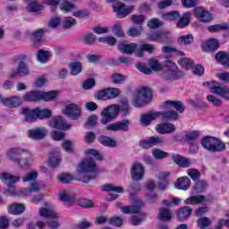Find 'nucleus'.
I'll return each instance as SVG.
<instances>
[{"mask_svg": "<svg viewBox=\"0 0 229 229\" xmlns=\"http://www.w3.org/2000/svg\"><path fill=\"white\" fill-rule=\"evenodd\" d=\"M98 178V168L92 157L83 160L77 166V180L82 183H89Z\"/></svg>", "mask_w": 229, "mask_h": 229, "instance_id": "f257e3e1", "label": "nucleus"}, {"mask_svg": "<svg viewBox=\"0 0 229 229\" xmlns=\"http://www.w3.org/2000/svg\"><path fill=\"white\" fill-rule=\"evenodd\" d=\"M118 49L122 53H124L125 55H135L138 58H142L144 56V51H147V53H153L155 51V46L151 44H137V43H120L118 45Z\"/></svg>", "mask_w": 229, "mask_h": 229, "instance_id": "f03ea898", "label": "nucleus"}, {"mask_svg": "<svg viewBox=\"0 0 229 229\" xmlns=\"http://www.w3.org/2000/svg\"><path fill=\"white\" fill-rule=\"evenodd\" d=\"M183 76H185V73L178 71V66L174 64V62H165V67L161 74L162 80H165V81H175V80H180V78H183Z\"/></svg>", "mask_w": 229, "mask_h": 229, "instance_id": "7ed1b4c3", "label": "nucleus"}, {"mask_svg": "<svg viewBox=\"0 0 229 229\" xmlns=\"http://www.w3.org/2000/svg\"><path fill=\"white\" fill-rule=\"evenodd\" d=\"M0 180L8 187V189L4 191L5 196H17V186L15 183L21 182L20 176H13L10 173L4 172L0 174Z\"/></svg>", "mask_w": 229, "mask_h": 229, "instance_id": "20e7f679", "label": "nucleus"}, {"mask_svg": "<svg viewBox=\"0 0 229 229\" xmlns=\"http://www.w3.org/2000/svg\"><path fill=\"white\" fill-rule=\"evenodd\" d=\"M153 91L149 88H140L136 90L131 101L133 106L140 108V106L148 105L151 101Z\"/></svg>", "mask_w": 229, "mask_h": 229, "instance_id": "39448f33", "label": "nucleus"}, {"mask_svg": "<svg viewBox=\"0 0 229 229\" xmlns=\"http://www.w3.org/2000/svg\"><path fill=\"white\" fill-rule=\"evenodd\" d=\"M201 146L211 153H221L226 149V145L220 139L208 136L201 140Z\"/></svg>", "mask_w": 229, "mask_h": 229, "instance_id": "423d86ee", "label": "nucleus"}, {"mask_svg": "<svg viewBox=\"0 0 229 229\" xmlns=\"http://www.w3.org/2000/svg\"><path fill=\"white\" fill-rule=\"evenodd\" d=\"M130 201L131 203V206L123 207L122 203L117 202L116 207L121 208L123 214H137L138 212H140V208L144 205V202L135 195H131Z\"/></svg>", "mask_w": 229, "mask_h": 229, "instance_id": "0eeeda50", "label": "nucleus"}, {"mask_svg": "<svg viewBox=\"0 0 229 229\" xmlns=\"http://www.w3.org/2000/svg\"><path fill=\"white\" fill-rule=\"evenodd\" d=\"M203 87H208L210 89L212 94L216 96H221L225 101H229V87L228 86H219V82L216 81H206L203 83Z\"/></svg>", "mask_w": 229, "mask_h": 229, "instance_id": "6e6552de", "label": "nucleus"}, {"mask_svg": "<svg viewBox=\"0 0 229 229\" xmlns=\"http://www.w3.org/2000/svg\"><path fill=\"white\" fill-rule=\"evenodd\" d=\"M100 115L102 116V119L100 120L101 124H108V123H112V121L119 115V106L111 105L106 107L100 113Z\"/></svg>", "mask_w": 229, "mask_h": 229, "instance_id": "1a4fd4ad", "label": "nucleus"}, {"mask_svg": "<svg viewBox=\"0 0 229 229\" xmlns=\"http://www.w3.org/2000/svg\"><path fill=\"white\" fill-rule=\"evenodd\" d=\"M149 67L144 63H137L135 64L136 69L142 72L143 74H151L153 71H162V64L155 59L148 61Z\"/></svg>", "mask_w": 229, "mask_h": 229, "instance_id": "9d476101", "label": "nucleus"}, {"mask_svg": "<svg viewBox=\"0 0 229 229\" xmlns=\"http://www.w3.org/2000/svg\"><path fill=\"white\" fill-rule=\"evenodd\" d=\"M133 10H135V6L130 5L126 7V4L123 2H118L113 4V11L116 13L118 19H124V17L130 15Z\"/></svg>", "mask_w": 229, "mask_h": 229, "instance_id": "9b49d317", "label": "nucleus"}, {"mask_svg": "<svg viewBox=\"0 0 229 229\" xmlns=\"http://www.w3.org/2000/svg\"><path fill=\"white\" fill-rule=\"evenodd\" d=\"M121 94V89L117 88H108L101 89L96 94L97 99H102V101H108V99H115Z\"/></svg>", "mask_w": 229, "mask_h": 229, "instance_id": "f8f14e48", "label": "nucleus"}, {"mask_svg": "<svg viewBox=\"0 0 229 229\" xmlns=\"http://www.w3.org/2000/svg\"><path fill=\"white\" fill-rule=\"evenodd\" d=\"M165 140L162 137L152 136L143 140L140 142V148L143 149H149V148H153L154 146H160V144H164Z\"/></svg>", "mask_w": 229, "mask_h": 229, "instance_id": "ddd939ff", "label": "nucleus"}, {"mask_svg": "<svg viewBox=\"0 0 229 229\" xmlns=\"http://www.w3.org/2000/svg\"><path fill=\"white\" fill-rule=\"evenodd\" d=\"M144 166L142 164L136 162L131 166V178L133 182H139L144 178Z\"/></svg>", "mask_w": 229, "mask_h": 229, "instance_id": "4468645a", "label": "nucleus"}, {"mask_svg": "<svg viewBox=\"0 0 229 229\" xmlns=\"http://www.w3.org/2000/svg\"><path fill=\"white\" fill-rule=\"evenodd\" d=\"M47 133L48 131L46 127H37L27 131L29 139H32V140H42Z\"/></svg>", "mask_w": 229, "mask_h": 229, "instance_id": "2eb2a0df", "label": "nucleus"}, {"mask_svg": "<svg viewBox=\"0 0 229 229\" xmlns=\"http://www.w3.org/2000/svg\"><path fill=\"white\" fill-rule=\"evenodd\" d=\"M130 120H123L114 123H110L106 127L108 131H128Z\"/></svg>", "mask_w": 229, "mask_h": 229, "instance_id": "dca6fc26", "label": "nucleus"}, {"mask_svg": "<svg viewBox=\"0 0 229 229\" xmlns=\"http://www.w3.org/2000/svg\"><path fill=\"white\" fill-rule=\"evenodd\" d=\"M148 40L158 42L159 44H167L169 42V32L156 31L148 36Z\"/></svg>", "mask_w": 229, "mask_h": 229, "instance_id": "f3484780", "label": "nucleus"}, {"mask_svg": "<svg viewBox=\"0 0 229 229\" xmlns=\"http://www.w3.org/2000/svg\"><path fill=\"white\" fill-rule=\"evenodd\" d=\"M50 128H55L56 130H71V124L65 123V121L62 116H55L49 121Z\"/></svg>", "mask_w": 229, "mask_h": 229, "instance_id": "a211bd4d", "label": "nucleus"}, {"mask_svg": "<svg viewBox=\"0 0 229 229\" xmlns=\"http://www.w3.org/2000/svg\"><path fill=\"white\" fill-rule=\"evenodd\" d=\"M64 114L71 119L76 120L81 115V108L76 104H70L66 106Z\"/></svg>", "mask_w": 229, "mask_h": 229, "instance_id": "6ab92c4d", "label": "nucleus"}, {"mask_svg": "<svg viewBox=\"0 0 229 229\" xmlns=\"http://www.w3.org/2000/svg\"><path fill=\"white\" fill-rule=\"evenodd\" d=\"M39 216L40 217H46L47 219H55L58 217L55 210H53V206L47 202L39 208Z\"/></svg>", "mask_w": 229, "mask_h": 229, "instance_id": "aec40b11", "label": "nucleus"}, {"mask_svg": "<svg viewBox=\"0 0 229 229\" xmlns=\"http://www.w3.org/2000/svg\"><path fill=\"white\" fill-rule=\"evenodd\" d=\"M194 15L200 22H210L212 21V15L208 11L203 9V7H197Z\"/></svg>", "mask_w": 229, "mask_h": 229, "instance_id": "412c9836", "label": "nucleus"}, {"mask_svg": "<svg viewBox=\"0 0 229 229\" xmlns=\"http://www.w3.org/2000/svg\"><path fill=\"white\" fill-rule=\"evenodd\" d=\"M155 130L157 133H161V135H165L168 133H173L176 131V127L174 124L169 123H159L156 125Z\"/></svg>", "mask_w": 229, "mask_h": 229, "instance_id": "4be33fe9", "label": "nucleus"}, {"mask_svg": "<svg viewBox=\"0 0 229 229\" xmlns=\"http://www.w3.org/2000/svg\"><path fill=\"white\" fill-rule=\"evenodd\" d=\"M201 47L205 53H214L219 49V41L216 38L208 39L201 44Z\"/></svg>", "mask_w": 229, "mask_h": 229, "instance_id": "5701e85b", "label": "nucleus"}, {"mask_svg": "<svg viewBox=\"0 0 229 229\" xmlns=\"http://www.w3.org/2000/svg\"><path fill=\"white\" fill-rule=\"evenodd\" d=\"M26 153H28V150L15 147L7 151V157L10 160H13V162H16L18 161V158H21V155H26Z\"/></svg>", "mask_w": 229, "mask_h": 229, "instance_id": "b1692460", "label": "nucleus"}, {"mask_svg": "<svg viewBox=\"0 0 229 229\" xmlns=\"http://www.w3.org/2000/svg\"><path fill=\"white\" fill-rule=\"evenodd\" d=\"M0 101L8 108H16V106H20L21 103H22V101L21 100V97H11L4 98L1 95Z\"/></svg>", "mask_w": 229, "mask_h": 229, "instance_id": "393cba45", "label": "nucleus"}, {"mask_svg": "<svg viewBox=\"0 0 229 229\" xmlns=\"http://www.w3.org/2000/svg\"><path fill=\"white\" fill-rule=\"evenodd\" d=\"M160 117V114L158 112H149L141 114L140 116V123L143 124V126H149L153 121H156V119H158Z\"/></svg>", "mask_w": 229, "mask_h": 229, "instance_id": "a878e982", "label": "nucleus"}, {"mask_svg": "<svg viewBox=\"0 0 229 229\" xmlns=\"http://www.w3.org/2000/svg\"><path fill=\"white\" fill-rule=\"evenodd\" d=\"M26 123H35L37 119V109H30L29 107H23L21 111Z\"/></svg>", "mask_w": 229, "mask_h": 229, "instance_id": "bb28decb", "label": "nucleus"}, {"mask_svg": "<svg viewBox=\"0 0 229 229\" xmlns=\"http://www.w3.org/2000/svg\"><path fill=\"white\" fill-rule=\"evenodd\" d=\"M172 160L174 164L179 165V167H191V165H192L191 159L178 154H172Z\"/></svg>", "mask_w": 229, "mask_h": 229, "instance_id": "cd10ccee", "label": "nucleus"}, {"mask_svg": "<svg viewBox=\"0 0 229 229\" xmlns=\"http://www.w3.org/2000/svg\"><path fill=\"white\" fill-rule=\"evenodd\" d=\"M163 107L165 109L175 108L177 112L182 114L185 111V107H183V104L178 100H166L163 104Z\"/></svg>", "mask_w": 229, "mask_h": 229, "instance_id": "c85d7f7f", "label": "nucleus"}, {"mask_svg": "<svg viewBox=\"0 0 229 229\" xmlns=\"http://www.w3.org/2000/svg\"><path fill=\"white\" fill-rule=\"evenodd\" d=\"M59 199L68 205H72V203L76 201V193L63 190L59 192Z\"/></svg>", "mask_w": 229, "mask_h": 229, "instance_id": "c756f323", "label": "nucleus"}, {"mask_svg": "<svg viewBox=\"0 0 229 229\" xmlns=\"http://www.w3.org/2000/svg\"><path fill=\"white\" fill-rule=\"evenodd\" d=\"M174 186L179 191H187L191 187V179L187 176L180 177L175 182Z\"/></svg>", "mask_w": 229, "mask_h": 229, "instance_id": "7c9ffc66", "label": "nucleus"}, {"mask_svg": "<svg viewBox=\"0 0 229 229\" xmlns=\"http://www.w3.org/2000/svg\"><path fill=\"white\" fill-rule=\"evenodd\" d=\"M159 117H162L163 121H178V112L174 110H166L157 112Z\"/></svg>", "mask_w": 229, "mask_h": 229, "instance_id": "2f4dec72", "label": "nucleus"}, {"mask_svg": "<svg viewBox=\"0 0 229 229\" xmlns=\"http://www.w3.org/2000/svg\"><path fill=\"white\" fill-rule=\"evenodd\" d=\"M7 210L9 214H13V216H21V214L26 210V207L24 204L13 203L8 206Z\"/></svg>", "mask_w": 229, "mask_h": 229, "instance_id": "473e14b6", "label": "nucleus"}, {"mask_svg": "<svg viewBox=\"0 0 229 229\" xmlns=\"http://www.w3.org/2000/svg\"><path fill=\"white\" fill-rule=\"evenodd\" d=\"M191 214H192V209L191 207L185 206L178 209L177 217L179 221H185L186 219H189Z\"/></svg>", "mask_w": 229, "mask_h": 229, "instance_id": "72a5a7b5", "label": "nucleus"}, {"mask_svg": "<svg viewBox=\"0 0 229 229\" xmlns=\"http://www.w3.org/2000/svg\"><path fill=\"white\" fill-rule=\"evenodd\" d=\"M46 187V184H40L37 182H32L30 188H24L21 191V194L23 196H29V194H31L32 192H38V191L44 189Z\"/></svg>", "mask_w": 229, "mask_h": 229, "instance_id": "f704fd0d", "label": "nucleus"}, {"mask_svg": "<svg viewBox=\"0 0 229 229\" xmlns=\"http://www.w3.org/2000/svg\"><path fill=\"white\" fill-rule=\"evenodd\" d=\"M24 101H40L42 99V91H29L23 96Z\"/></svg>", "mask_w": 229, "mask_h": 229, "instance_id": "c9c22d12", "label": "nucleus"}, {"mask_svg": "<svg viewBox=\"0 0 229 229\" xmlns=\"http://www.w3.org/2000/svg\"><path fill=\"white\" fill-rule=\"evenodd\" d=\"M30 72V70H28V66L26 65V63L21 62L18 65V71L14 72L11 74V78H15L18 74L20 76H28Z\"/></svg>", "mask_w": 229, "mask_h": 229, "instance_id": "e433bc0d", "label": "nucleus"}, {"mask_svg": "<svg viewBox=\"0 0 229 229\" xmlns=\"http://www.w3.org/2000/svg\"><path fill=\"white\" fill-rule=\"evenodd\" d=\"M216 62L221 64L225 67H229V54L224 52H218L215 56Z\"/></svg>", "mask_w": 229, "mask_h": 229, "instance_id": "4c0bfd02", "label": "nucleus"}, {"mask_svg": "<svg viewBox=\"0 0 229 229\" xmlns=\"http://www.w3.org/2000/svg\"><path fill=\"white\" fill-rule=\"evenodd\" d=\"M70 72L72 76H78L83 71V64L80 62H72L69 65Z\"/></svg>", "mask_w": 229, "mask_h": 229, "instance_id": "58836bf2", "label": "nucleus"}, {"mask_svg": "<svg viewBox=\"0 0 229 229\" xmlns=\"http://www.w3.org/2000/svg\"><path fill=\"white\" fill-rule=\"evenodd\" d=\"M157 217L161 221H171V219H173V213H171V210H169L168 208H162L159 210Z\"/></svg>", "mask_w": 229, "mask_h": 229, "instance_id": "ea45409f", "label": "nucleus"}, {"mask_svg": "<svg viewBox=\"0 0 229 229\" xmlns=\"http://www.w3.org/2000/svg\"><path fill=\"white\" fill-rule=\"evenodd\" d=\"M206 198L203 195H197V196H192L185 199V204L186 205H198L199 203H203L206 201Z\"/></svg>", "mask_w": 229, "mask_h": 229, "instance_id": "a19ab883", "label": "nucleus"}, {"mask_svg": "<svg viewBox=\"0 0 229 229\" xmlns=\"http://www.w3.org/2000/svg\"><path fill=\"white\" fill-rule=\"evenodd\" d=\"M51 115H52L51 110L36 107L37 119H49V117H51Z\"/></svg>", "mask_w": 229, "mask_h": 229, "instance_id": "79ce46f5", "label": "nucleus"}, {"mask_svg": "<svg viewBox=\"0 0 229 229\" xmlns=\"http://www.w3.org/2000/svg\"><path fill=\"white\" fill-rule=\"evenodd\" d=\"M226 30H229V24L228 23H219V24L209 26L208 28V30L210 33H217L219 31H225Z\"/></svg>", "mask_w": 229, "mask_h": 229, "instance_id": "37998d69", "label": "nucleus"}, {"mask_svg": "<svg viewBox=\"0 0 229 229\" xmlns=\"http://www.w3.org/2000/svg\"><path fill=\"white\" fill-rule=\"evenodd\" d=\"M188 24H191V13H184L177 22V28H186Z\"/></svg>", "mask_w": 229, "mask_h": 229, "instance_id": "c03bdc74", "label": "nucleus"}, {"mask_svg": "<svg viewBox=\"0 0 229 229\" xmlns=\"http://www.w3.org/2000/svg\"><path fill=\"white\" fill-rule=\"evenodd\" d=\"M99 142L102 143L103 146H107V148H115V146H117V141L108 136H101Z\"/></svg>", "mask_w": 229, "mask_h": 229, "instance_id": "a18cd8bd", "label": "nucleus"}, {"mask_svg": "<svg viewBox=\"0 0 229 229\" xmlns=\"http://www.w3.org/2000/svg\"><path fill=\"white\" fill-rule=\"evenodd\" d=\"M60 162H62V158L60 157V153L56 152L51 153L49 157V165L50 167H58L60 165Z\"/></svg>", "mask_w": 229, "mask_h": 229, "instance_id": "49530a36", "label": "nucleus"}, {"mask_svg": "<svg viewBox=\"0 0 229 229\" xmlns=\"http://www.w3.org/2000/svg\"><path fill=\"white\" fill-rule=\"evenodd\" d=\"M102 191L105 192H115L116 194H121L123 192V187L114 186V184H106L102 186Z\"/></svg>", "mask_w": 229, "mask_h": 229, "instance_id": "de8ad7c7", "label": "nucleus"}, {"mask_svg": "<svg viewBox=\"0 0 229 229\" xmlns=\"http://www.w3.org/2000/svg\"><path fill=\"white\" fill-rule=\"evenodd\" d=\"M43 35H44V30H35L32 33L31 40L34 44V47H37V46H38V44H40V42L42 41Z\"/></svg>", "mask_w": 229, "mask_h": 229, "instance_id": "09e8293b", "label": "nucleus"}, {"mask_svg": "<svg viewBox=\"0 0 229 229\" xmlns=\"http://www.w3.org/2000/svg\"><path fill=\"white\" fill-rule=\"evenodd\" d=\"M177 42L180 46H189L194 42V36L192 34L182 36L177 39Z\"/></svg>", "mask_w": 229, "mask_h": 229, "instance_id": "8fccbe9b", "label": "nucleus"}, {"mask_svg": "<svg viewBox=\"0 0 229 229\" xmlns=\"http://www.w3.org/2000/svg\"><path fill=\"white\" fill-rule=\"evenodd\" d=\"M75 5L74 4L67 1V0H64L62 2V4H60V10L62 12H64V13H69V12H72V10H74Z\"/></svg>", "mask_w": 229, "mask_h": 229, "instance_id": "3c124183", "label": "nucleus"}, {"mask_svg": "<svg viewBox=\"0 0 229 229\" xmlns=\"http://www.w3.org/2000/svg\"><path fill=\"white\" fill-rule=\"evenodd\" d=\"M110 80L112 83H114L116 85H121V83H124V81L126 80V76L121 73H113L110 76Z\"/></svg>", "mask_w": 229, "mask_h": 229, "instance_id": "603ef678", "label": "nucleus"}, {"mask_svg": "<svg viewBox=\"0 0 229 229\" xmlns=\"http://www.w3.org/2000/svg\"><path fill=\"white\" fill-rule=\"evenodd\" d=\"M57 180L61 183H71L74 180V176L71 174H61L57 176Z\"/></svg>", "mask_w": 229, "mask_h": 229, "instance_id": "864d4df0", "label": "nucleus"}, {"mask_svg": "<svg viewBox=\"0 0 229 229\" xmlns=\"http://www.w3.org/2000/svg\"><path fill=\"white\" fill-rule=\"evenodd\" d=\"M152 156L157 160H162L164 158H167V157H169V153L160 149H154L152 150Z\"/></svg>", "mask_w": 229, "mask_h": 229, "instance_id": "5fc2aeb1", "label": "nucleus"}, {"mask_svg": "<svg viewBox=\"0 0 229 229\" xmlns=\"http://www.w3.org/2000/svg\"><path fill=\"white\" fill-rule=\"evenodd\" d=\"M187 174L193 180V182H198L201 177V173L199 172L196 168H190L187 170Z\"/></svg>", "mask_w": 229, "mask_h": 229, "instance_id": "6e6d98bb", "label": "nucleus"}, {"mask_svg": "<svg viewBox=\"0 0 229 229\" xmlns=\"http://www.w3.org/2000/svg\"><path fill=\"white\" fill-rule=\"evenodd\" d=\"M163 19H165V21H176V19H180V13L178 11L166 13L163 14Z\"/></svg>", "mask_w": 229, "mask_h": 229, "instance_id": "4d7b16f0", "label": "nucleus"}, {"mask_svg": "<svg viewBox=\"0 0 229 229\" xmlns=\"http://www.w3.org/2000/svg\"><path fill=\"white\" fill-rule=\"evenodd\" d=\"M56 91H41V99H43V101H53V99H56Z\"/></svg>", "mask_w": 229, "mask_h": 229, "instance_id": "13d9d810", "label": "nucleus"}, {"mask_svg": "<svg viewBox=\"0 0 229 229\" xmlns=\"http://www.w3.org/2000/svg\"><path fill=\"white\" fill-rule=\"evenodd\" d=\"M142 33V26L138 27H130L129 30L127 31L128 37H139Z\"/></svg>", "mask_w": 229, "mask_h": 229, "instance_id": "bf43d9fd", "label": "nucleus"}, {"mask_svg": "<svg viewBox=\"0 0 229 229\" xmlns=\"http://www.w3.org/2000/svg\"><path fill=\"white\" fill-rule=\"evenodd\" d=\"M37 58L41 64H46V62H47V59L49 58V52L46 50H38Z\"/></svg>", "mask_w": 229, "mask_h": 229, "instance_id": "052dcab7", "label": "nucleus"}, {"mask_svg": "<svg viewBox=\"0 0 229 229\" xmlns=\"http://www.w3.org/2000/svg\"><path fill=\"white\" fill-rule=\"evenodd\" d=\"M73 17H77L78 19H86V17H89L90 11L87 9L77 10L72 13Z\"/></svg>", "mask_w": 229, "mask_h": 229, "instance_id": "680f3d73", "label": "nucleus"}, {"mask_svg": "<svg viewBox=\"0 0 229 229\" xmlns=\"http://www.w3.org/2000/svg\"><path fill=\"white\" fill-rule=\"evenodd\" d=\"M36 178H38V173L37 171H31L21 177V182H35Z\"/></svg>", "mask_w": 229, "mask_h": 229, "instance_id": "e2e57ef3", "label": "nucleus"}, {"mask_svg": "<svg viewBox=\"0 0 229 229\" xmlns=\"http://www.w3.org/2000/svg\"><path fill=\"white\" fill-rule=\"evenodd\" d=\"M179 64L182 65V67H183V69H192L194 61L189 58H183L179 60Z\"/></svg>", "mask_w": 229, "mask_h": 229, "instance_id": "0e129e2a", "label": "nucleus"}, {"mask_svg": "<svg viewBox=\"0 0 229 229\" xmlns=\"http://www.w3.org/2000/svg\"><path fill=\"white\" fill-rule=\"evenodd\" d=\"M207 99L209 103H212L214 106H221L223 105V100L214 95H208Z\"/></svg>", "mask_w": 229, "mask_h": 229, "instance_id": "69168bd1", "label": "nucleus"}, {"mask_svg": "<svg viewBox=\"0 0 229 229\" xmlns=\"http://www.w3.org/2000/svg\"><path fill=\"white\" fill-rule=\"evenodd\" d=\"M63 26L66 30L72 28V26H76V20L72 17H65L63 21Z\"/></svg>", "mask_w": 229, "mask_h": 229, "instance_id": "338daca9", "label": "nucleus"}, {"mask_svg": "<svg viewBox=\"0 0 229 229\" xmlns=\"http://www.w3.org/2000/svg\"><path fill=\"white\" fill-rule=\"evenodd\" d=\"M191 71L196 76H203V74H205V68H203V65L201 64L191 66Z\"/></svg>", "mask_w": 229, "mask_h": 229, "instance_id": "774afa93", "label": "nucleus"}]
</instances>
